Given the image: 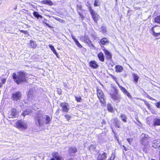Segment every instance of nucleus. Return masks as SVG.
<instances>
[{"instance_id":"obj_1","label":"nucleus","mask_w":160,"mask_h":160,"mask_svg":"<svg viewBox=\"0 0 160 160\" xmlns=\"http://www.w3.org/2000/svg\"><path fill=\"white\" fill-rule=\"evenodd\" d=\"M35 123L37 127L40 128L49 124L51 121L50 117L37 112L34 117Z\"/></svg>"},{"instance_id":"obj_2","label":"nucleus","mask_w":160,"mask_h":160,"mask_svg":"<svg viewBox=\"0 0 160 160\" xmlns=\"http://www.w3.org/2000/svg\"><path fill=\"white\" fill-rule=\"evenodd\" d=\"M25 73L22 72H19L17 75L15 73L12 75V77L14 80L18 84H19L22 82L26 81Z\"/></svg>"},{"instance_id":"obj_3","label":"nucleus","mask_w":160,"mask_h":160,"mask_svg":"<svg viewBox=\"0 0 160 160\" xmlns=\"http://www.w3.org/2000/svg\"><path fill=\"white\" fill-rule=\"evenodd\" d=\"M16 127L22 130L26 129L28 125L26 122L22 120L18 121L16 123Z\"/></svg>"},{"instance_id":"obj_4","label":"nucleus","mask_w":160,"mask_h":160,"mask_svg":"<svg viewBox=\"0 0 160 160\" xmlns=\"http://www.w3.org/2000/svg\"><path fill=\"white\" fill-rule=\"evenodd\" d=\"M151 32L152 35L155 37L160 36V27L155 26L151 29Z\"/></svg>"},{"instance_id":"obj_5","label":"nucleus","mask_w":160,"mask_h":160,"mask_svg":"<svg viewBox=\"0 0 160 160\" xmlns=\"http://www.w3.org/2000/svg\"><path fill=\"white\" fill-rule=\"evenodd\" d=\"M97 96L100 100V102L104 105L105 104V100L104 95L102 90L99 89H97Z\"/></svg>"},{"instance_id":"obj_6","label":"nucleus","mask_w":160,"mask_h":160,"mask_svg":"<svg viewBox=\"0 0 160 160\" xmlns=\"http://www.w3.org/2000/svg\"><path fill=\"white\" fill-rule=\"evenodd\" d=\"M142 139L141 140V143L144 146H147L148 144L149 138L147 135L144 134H142L141 135Z\"/></svg>"},{"instance_id":"obj_7","label":"nucleus","mask_w":160,"mask_h":160,"mask_svg":"<svg viewBox=\"0 0 160 160\" xmlns=\"http://www.w3.org/2000/svg\"><path fill=\"white\" fill-rule=\"evenodd\" d=\"M60 106L63 112H67L69 110L70 107L69 104L66 102L61 103L60 104Z\"/></svg>"},{"instance_id":"obj_8","label":"nucleus","mask_w":160,"mask_h":160,"mask_svg":"<svg viewBox=\"0 0 160 160\" xmlns=\"http://www.w3.org/2000/svg\"><path fill=\"white\" fill-rule=\"evenodd\" d=\"M111 98L117 102H120L121 99L120 96L118 94L117 92L114 90L112 93H110Z\"/></svg>"},{"instance_id":"obj_9","label":"nucleus","mask_w":160,"mask_h":160,"mask_svg":"<svg viewBox=\"0 0 160 160\" xmlns=\"http://www.w3.org/2000/svg\"><path fill=\"white\" fill-rule=\"evenodd\" d=\"M21 94L20 92H18L13 93L12 94V99L18 101L20 99Z\"/></svg>"},{"instance_id":"obj_10","label":"nucleus","mask_w":160,"mask_h":160,"mask_svg":"<svg viewBox=\"0 0 160 160\" xmlns=\"http://www.w3.org/2000/svg\"><path fill=\"white\" fill-rule=\"evenodd\" d=\"M53 158L50 160H63L58 153L57 152H54L52 153Z\"/></svg>"},{"instance_id":"obj_11","label":"nucleus","mask_w":160,"mask_h":160,"mask_svg":"<svg viewBox=\"0 0 160 160\" xmlns=\"http://www.w3.org/2000/svg\"><path fill=\"white\" fill-rule=\"evenodd\" d=\"M90 12L93 20L95 22L97 23V21L99 19V15L97 13L95 12L93 10L91 11Z\"/></svg>"},{"instance_id":"obj_12","label":"nucleus","mask_w":160,"mask_h":160,"mask_svg":"<svg viewBox=\"0 0 160 160\" xmlns=\"http://www.w3.org/2000/svg\"><path fill=\"white\" fill-rule=\"evenodd\" d=\"M17 115L16 109L14 108L12 109L11 111L8 113V116L9 118H13L16 117Z\"/></svg>"},{"instance_id":"obj_13","label":"nucleus","mask_w":160,"mask_h":160,"mask_svg":"<svg viewBox=\"0 0 160 160\" xmlns=\"http://www.w3.org/2000/svg\"><path fill=\"white\" fill-rule=\"evenodd\" d=\"M117 83L118 84V85L119 86V88L120 89L122 90V91L125 94H126L127 96L129 98H131L132 97L130 94V93L125 88H124L120 86L118 83L117 82Z\"/></svg>"},{"instance_id":"obj_14","label":"nucleus","mask_w":160,"mask_h":160,"mask_svg":"<svg viewBox=\"0 0 160 160\" xmlns=\"http://www.w3.org/2000/svg\"><path fill=\"white\" fill-rule=\"evenodd\" d=\"M107 157V154L105 152L99 154L97 160H106Z\"/></svg>"},{"instance_id":"obj_15","label":"nucleus","mask_w":160,"mask_h":160,"mask_svg":"<svg viewBox=\"0 0 160 160\" xmlns=\"http://www.w3.org/2000/svg\"><path fill=\"white\" fill-rule=\"evenodd\" d=\"M77 150L75 147H72L69 148L68 152L70 156H73L77 152Z\"/></svg>"},{"instance_id":"obj_16","label":"nucleus","mask_w":160,"mask_h":160,"mask_svg":"<svg viewBox=\"0 0 160 160\" xmlns=\"http://www.w3.org/2000/svg\"><path fill=\"white\" fill-rule=\"evenodd\" d=\"M152 146L154 148L160 147V140L158 139L154 140Z\"/></svg>"},{"instance_id":"obj_17","label":"nucleus","mask_w":160,"mask_h":160,"mask_svg":"<svg viewBox=\"0 0 160 160\" xmlns=\"http://www.w3.org/2000/svg\"><path fill=\"white\" fill-rule=\"evenodd\" d=\"M35 96V95L33 94V91L30 89L28 93V99L29 100L34 99Z\"/></svg>"},{"instance_id":"obj_18","label":"nucleus","mask_w":160,"mask_h":160,"mask_svg":"<svg viewBox=\"0 0 160 160\" xmlns=\"http://www.w3.org/2000/svg\"><path fill=\"white\" fill-rule=\"evenodd\" d=\"M103 51L106 56L107 58L109 59H111L112 58V54L106 49H104Z\"/></svg>"},{"instance_id":"obj_19","label":"nucleus","mask_w":160,"mask_h":160,"mask_svg":"<svg viewBox=\"0 0 160 160\" xmlns=\"http://www.w3.org/2000/svg\"><path fill=\"white\" fill-rule=\"evenodd\" d=\"M89 65L92 68H97L98 67V65L95 61H91L89 63Z\"/></svg>"},{"instance_id":"obj_20","label":"nucleus","mask_w":160,"mask_h":160,"mask_svg":"<svg viewBox=\"0 0 160 160\" xmlns=\"http://www.w3.org/2000/svg\"><path fill=\"white\" fill-rule=\"evenodd\" d=\"M98 57L99 60L102 62L104 61V55L102 52H100L98 54Z\"/></svg>"},{"instance_id":"obj_21","label":"nucleus","mask_w":160,"mask_h":160,"mask_svg":"<svg viewBox=\"0 0 160 160\" xmlns=\"http://www.w3.org/2000/svg\"><path fill=\"white\" fill-rule=\"evenodd\" d=\"M153 125L154 126H159L160 125V119L156 118L153 120Z\"/></svg>"},{"instance_id":"obj_22","label":"nucleus","mask_w":160,"mask_h":160,"mask_svg":"<svg viewBox=\"0 0 160 160\" xmlns=\"http://www.w3.org/2000/svg\"><path fill=\"white\" fill-rule=\"evenodd\" d=\"M116 72H121L123 70V67L119 65H116L115 66Z\"/></svg>"},{"instance_id":"obj_23","label":"nucleus","mask_w":160,"mask_h":160,"mask_svg":"<svg viewBox=\"0 0 160 160\" xmlns=\"http://www.w3.org/2000/svg\"><path fill=\"white\" fill-rule=\"evenodd\" d=\"M113 122L115 124L116 126L118 128H120L121 126V122L119 121L117 118L114 119Z\"/></svg>"},{"instance_id":"obj_24","label":"nucleus","mask_w":160,"mask_h":160,"mask_svg":"<svg viewBox=\"0 0 160 160\" xmlns=\"http://www.w3.org/2000/svg\"><path fill=\"white\" fill-rule=\"evenodd\" d=\"M81 40L83 42L86 43H88L89 40L88 39V36L85 35L84 36H82L80 38Z\"/></svg>"},{"instance_id":"obj_25","label":"nucleus","mask_w":160,"mask_h":160,"mask_svg":"<svg viewBox=\"0 0 160 160\" xmlns=\"http://www.w3.org/2000/svg\"><path fill=\"white\" fill-rule=\"evenodd\" d=\"M132 75L133 78V82L136 83H137L139 79V77L134 73H132Z\"/></svg>"},{"instance_id":"obj_26","label":"nucleus","mask_w":160,"mask_h":160,"mask_svg":"<svg viewBox=\"0 0 160 160\" xmlns=\"http://www.w3.org/2000/svg\"><path fill=\"white\" fill-rule=\"evenodd\" d=\"M100 42L102 44L105 45L108 43V41L106 38H104L101 39Z\"/></svg>"},{"instance_id":"obj_27","label":"nucleus","mask_w":160,"mask_h":160,"mask_svg":"<svg viewBox=\"0 0 160 160\" xmlns=\"http://www.w3.org/2000/svg\"><path fill=\"white\" fill-rule=\"evenodd\" d=\"M42 3L43 4L48 5L50 6H52L53 4L52 2L50 0H45L43 1Z\"/></svg>"},{"instance_id":"obj_28","label":"nucleus","mask_w":160,"mask_h":160,"mask_svg":"<svg viewBox=\"0 0 160 160\" xmlns=\"http://www.w3.org/2000/svg\"><path fill=\"white\" fill-rule=\"evenodd\" d=\"M49 47L50 48L51 50L53 52V53L58 57V54L56 51L54 47L51 45H50L49 46Z\"/></svg>"},{"instance_id":"obj_29","label":"nucleus","mask_w":160,"mask_h":160,"mask_svg":"<svg viewBox=\"0 0 160 160\" xmlns=\"http://www.w3.org/2000/svg\"><path fill=\"white\" fill-rule=\"evenodd\" d=\"M31 112V111L30 110L26 109L25 111L22 113V115L24 117L25 115L29 114Z\"/></svg>"},{"instance_id":"obj_30","label":"nucleus","mask_w":160,"mask_h":160,"mask_svg":"<svg viewBox=\"0 0 160 160\" xmlns=\"http://www.w3.org/2000/svg\"><path fill=\"white\" fill-rule=\"evenodd\" d=\"M30 45L31 47L32 48H35L37 46L36 43L32 40L30 41Z\"/></svg>"},{"instance_id":"obj_31","label":"nucleus","mask_w":160,"mask_h":160,"mask_svg":"<svg viewBox=\"0 0 160 160\" xmlns=\"http://www.w3.org/2000/svg\"><path fill=\"white\" fill-rule=\"evenodd\" d=\"M120 117L122 120L124 122H126L127 121V118L126 116L123 114H121L120 115Z\"/></svg>"},{"instance_id":"obj_32","label":"nucleus","mask_w":160,"mask_h":160,"mask_svg":"<svg viewBox=\"0 0 160 160\" xmlns=\"http://www.w3.org/2000/svg\"><path fill=\"white\" fill-rule=\"evenodd\" d=\"M154 21L156 23L160 24V15L154 18Z\"/></svg>"},{"instance_id":"obj_33","label":"nucleus","mask_w":160,"mask_h":160,"mask_svg":"<svg viewBox=\"0 0 160 160\" xmlns=\"http://www.w3.org/2000/svg\"><path fill=\"white\" fill-rule=\"evenodd\" d=\"M34 16L37 18H42V16L39 14V13L36 12L34 11L33 13Z\"/></svg>"},{"instance_id":"obj_34","label":"nucleus","mask_w":160,"mask_h":160,"mask_svg":"<svg viewBox=\"0 0 160 160\" xmlns=\"http://www.w3.org/2000/svg\"><path fill=\"white\" fill-rule=\"evenodd\" d=\"M107 109L108 111L111 112H112L113 110V108L110 104H108L107 105Z\"/></svg>"},{"instance_id":"obj_35","label":"nucleus","mask_w":160,"mask_h":160,"mask_svg":"<svg viewBox=\"0 0 160 160\" xmlns=\"http://www.w3.org/2000/svg\"><path fill=\"white\" fill-rule=\"evenodd\" d=\"M77 11H81L82 10V5L80 3L77 4Z\"/></svg>"},{"instance_id":"obj_36","label":"nucleus","mask_w":160,"mask_h":160,"mask_svg":"<svg viewBox=\"0 0 160 160\" xmlns=\"http://www.w3.org/2000/svg\"><path fill=\"white\" fill-rule=\"evenodd\" d=\"M86 6L88 7V9L90 12L91 11L93 10L90 5V3L88 2H87L86 3Z\"/></svg>"},{"instance_id":"obj_37","label":"nucleus","mask_w":160,"mask_h":160,"mask_svg":"<svg viewBox=\"0 0 160 160\" xmlns=\"http://www.w3.org/2000/svg\"><path fill=\"white\" fill-rule=\"evenodd\" d=\"M100 5L99 1L98 0H95L94 3V6L95 7L98 6Z\"/></svg>"},{"instance_id":"obj_38","label":"nucleus","mask_w":160,"mask_h":160,"mask_svg":"<svg viewBox=\"0 0 160 160\" xmlns=\"http://www.w3.org/2000/svg\"><path fill=\"white\" fill-rule=\"evenodd\" d=\"M96 148V146L94 145H90L89 147V149L90 151H92Z\"/></svg>"},{"instance_id":"obj_39","label":"nucleus","mask_w":160,"mask_h":160,"mask_svg":"<svg viewBox=\"0 0 160 160\" xmlns=\"http://www.w3.org/2000/svg\"><path fill=\"white\" fill-rule=\"evenodd\" d=\"M115 157V155L113 153H112V155L109 158L108 160H114V158Z\"/></svg>"},{"instance_id":"obj_40","label":"nucleus","mask_w":160,"mask_h":160,"mask_svg":"<svg viewBox=\"0 0 160 160\" xmlns=\"http://www.w3.org/2000/svg\"><path fill=\"white\" fill-rule=\"evenodd\" d=\"M75 98L76 100L78 102H81V97L80 96H75Z\"/></svg>"},{"instance_id":"obj_41","label":"nucleus","mask_w":160,"mask_h":160,"mask_svg":"<svg viewBox=\"0 0 160 160\" xmlns=\"http://www.w3.org/2000/svg\"><path fill=\"white\" fill-rule=\"evenodd\" d=\"M76 44L78 46V47L80 48H81L82 47V46L81 45V44L79 43L78 40H76V41L75 42Z\"/></svg>"},{"instance_id":"obj_42","label":"nucleus","mask_w":160,"mask_h":160,"mask_svg":"<svg viewBox=\"0 0 160 160\" xmlns=\"http://www.w3.org/2000/svg\"><path fill=\"white\" fill-rule=\"evenodd\" d=\"M101 29L102 32L104 33H106L107 32L106 28L104 26H102L101 27Z\"/></svg>"},{"instance_id":"obj_43","label":"nucleus","mask_w":160,"mask_h":160,"mask_svg":"<svg viewBox=\"0 0 160 160\" xmlns=\"http://www.w3.org/2000/svg\"><path fill=\"white\" fill-rule=\"evenodd\" d=\"M1 81L2 82V83H1V84L2 85L3 84H4L5 82L6 79L5 78H1Z\"/></svg>"},{"instance_id":"obj_44","label":"nucleus","mask_w":160,"mask_h":160,"mask_svg":"<svg viewBox=\"0 0 160 160\" xmlns=\"http://www.w3.org/2000/svg\"><path fill=\"white\" fill-rule=\"evenodd\" d=\"M65 117L67 119L68 121L70 118H71V116L69 114H66L65 115Z\"/></svg>"},{"instance_id":"obj_45","label":"nucleus","mask_w":160,"mask_h":160,"mask_svg":"<svg viewBox=\"0 0 160 160\" xmlns=\"http://www.w3.org/2000/svg\"><path fill=\"white\" fill-rule=\"evenodd\" d=\"M54 18L55 19L59 21L60 22H62L63 21V20H62L60 18L58 17H55V18Z\"/></svg>"},{"instance_id":"obj_46","label":"nucleus","mask_w":160,"mask_h":160,"mask_svg":"<svg viewBox=\"0 0 160 160\" xmlns=\"http://www.w3.org/2000/svg\"><path fill=\"white\" fill-rule=\"evenodd\" d=\"M78 13L79 14L80 17L82 19H83L84 17L82 14L79 11H78Z\"/></svg>"},{"instance_id":"obj_47","label":"nucleus","mask_w":160,"mask_h":160,"mask_svg":"<svg viewBox=\"0 0 160 160\" xmlns=\"http://www.w3.org/2000/svg\"><path fill=\"white\" fill-rule=\"evenodd\" d=\"M21 32H22L25 34H28V32L27 31H24L22 30H20Z\"/></svg>"},{"instance_id":"obj_48","label":"nucleus","mask_w":160,"mask_h":160,"mask_svg":"<svg viewBox=\"0 0 160 160\" xmlns=\"http://www.w3.org/2000/svg\"><path fill=\"white\" fill-rule=\"evenodd\" d=\"M156 106L158 108H160V101L156 104Z\"/></svg>"},{"instance_id":"obj_49","label":"nucleus","mask_w":160,"mask_h":160,"mask_svg":"<svg viewBox=\"0 0 160 160\" xmlns=\"http://www.w3.org/2000/svg\"><path fill=\"white\" fill-rule=\"evenodd\" d=\"M127 140L128 142L130 144H131V142L132 140V139L131 138H128Z\"/></svg>"},{"instance_id":"obj_50","label":"nucleus","mask_w":160,"mask_h":160,"mask_svg":"<svg viewBox=\"0 0 160 160\" xmlns=\"http://www.w3.org/2000/svg\"><path fill=\"white\" fill-rule=\"evenodd\" d=\"M72 39L74 40V41L75 42L76 41V40H77V39L75 36L73 35H72Z\"/></svg>"},{"instance_id":"obj_51","label":"nucleus","mask_w":160,"mask_h":160,"mask_svg":"<svg viewBox=\"0 0 160 160\" xmlns=\"http://www.w3.org/2000/svg\"><path fill=\"white\" fill-rule=\"evenodd\" d=\"M145 103L148 107H149V104L147 102L145 101Z\"/></svg>"},{"instance_id":"obj_52","label":"nucleus","mask_w":160,"mask_h":160,"mask_svg":"<svg viewBox=\"0 0 160 160\" xmlns=\"http://www.w3.org/2000/svg\"><path fill=\"white\" fill-rule=\"evenodd\" d=\"M44 23L46 24V25L47 26H48V27H49L52 28L50 26H49V25L47 23H45V22H44Z\"/></svg>"},{"instance_id":"obj_53","label":"nucleus","mask_w":160,"mask_h":160,"mask_svg":"<svg viewBox=\"0 0 160 160\" xmlns=\"http://www.w3.org/2000/svg\"><path fill=\"white\" fill-rule=\"evenodd\" d=\"M67 160H76V159H72V158H70L69 159H68Z\"/></svg>"},{"instance_id":"obj_54","label":"nucleus","mask_w":160,"mask_h":160,"mask_svg":"<svg viewBox=\"0 0 160 160\" xmlns=\"http://www.w3.org/2000/svg\"><path fill=\"white\" fill-rule=\"evenodd\" d=\"M111 77H112L113 78V79H115V77H114V76H113V75H111Z\"/></svg>"},{"instance_id":"obj_55","label":"nucleus","mask_w":160,"mask_h":160,"mask_svg":"<svg viewBox=\"0 0 160 160\" xmlns=\"http://www.w3.org/2000/svg\"><path fill=\"white\" fill-rule=\"evenodd\" d=\"M1 160H8V159H5V158H3V159H2Z\"/></svg>"},{"instance_id":"obj_56","label":"nucleus","mask_w":160,"mask_h":160,"mask_svg":"<svg viewBox=\"0 0 160 160\" xmlns=\"http://www.w3.org/2000/svg\"><path fill=\"white\" fill-rule=\"evenodd\" d=\"M136 120H137V121L138 122H139V120H138V118L136 119Z\"/></svg>"},{"instance_id":"obj_57","label":"nucleus","mask_w":160,"mask_h":160,"mask_svg":"<svg viewBox=\"0 0 160 160\" xmlns=\"http://www.w3.org/2000/svg\"><path fill=\"white\" fill-rule=\"evenodd\" d=\"M2 86V85L1 84V83L0 82V87H1Z\"/></svg>"},{"instance_id":"obj_58","label":"nucleus","mask_w":160,"mask_h":160,"mask_svg":"<svg viewBox=\"0 0 160 160\" xmlns=\"http://www.w3.org/2000/svg\"><path fill=\"white\" fill-rule=\"evenodd\" d=\"M102 123H103L105 124V122L103 120Z\"/></svg>"},{"instance_id":"obj_59","label":"nucleus","mask_w":160,"mask_h":160,"mask_svg":"<svg viewBox=\"0 0 160 160\" xmlns=\"http://www.w3.org/2000/svg\"><path fill=\"white\" fill-rule=\"evenodd\" d=\"M150 99L151 100H152L153 99L152 98H150Z\"/></svg>"},{"instance_id":"obj_60","label":"nucleus","mask_w":160,"mask_h":160,"mask_svg":"<svg viewBox=\"0 0 160 160\" xmlns=\"http://www.w3.org/2000/svg\"><path fill=\"white\" fill-rule=\"evenodd\" d=\"M124 149H125L126 151V150H126V148H124Z\"/></svg>"},{"instance_id":"obj_61","label":"nucleus","mask_w":160,"mask_h":160,"mask_svg":"<svg viewBox=\"0 0 160 160\" xmlns=\"http://www.w3.org/2000/svg\"><path fill=\"white\" fill-rule=\"evenodd\" d=\"M44 21H46V19H44Z\"/></svg>"},{"instance_id":"obj_62","label":"nucleus","mask_w":160,"mask_h":160,"mask_svg":"<svg viewBox=\"0 0 160 160\" xmlns=\"http://www.w3.org/2000/svg\"><path fill=\"white\" fill-rule=\"evenodd\" d=\"M152 160H155L153 159H152Z\"/></svg>"}]
</instances>
